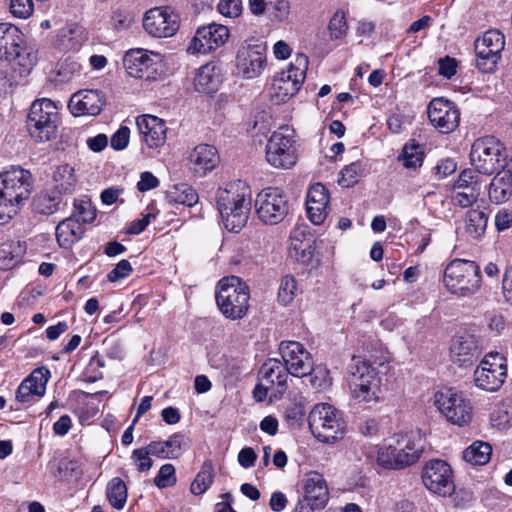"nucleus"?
<instances>
[{"label": "nucleus", "instance_id": "obj_64", "mask_svg": "<svg viewBox=\"0 0 512 512\" xmlns=\"http://www.w3.org/2000/svg\"><path fill=\"white\" fill-rule=\"evenodd\" d=\"M502 289L506 302L512 305V266L504 274Z\"/></svg>", "mask_w": 512, "mask_h": 512}, {"label": "nucleus", "instance_id": "obj_19", "mask_svg": "<svg viewBox=\"0 0 512 512\" xmlns=\"http://www.w3.org/2000/svg\"><path fill=\"white\" fill-rule=\"evenodd\" d=\"M507 376V367L499 353L487 354L474 371L475 385L486 391H497Z\"/></svg>", "mask_w": 512, "mask_h": 512}, {"label": "nucleus", "instance_id": "obj_7", "mask_svg": "<svg viewBox=\"0 0 512 512\" xmlns=\"http://www.w3.org/2000/svg\"><path fill=\"white\" fill-rule=\"evenodd\" d=\"M0 60L13 62L20 75L28 74L36 56L26 50L22 32L11 23H0Z\"/></svg>", "mask_w": 512, "mask_h": 512}, {"label": "nucleus", "instance_id": "obj_58", "mask_svg": "<svg viewBox=\"0 0 512 512\" xmlns=\"http://www.w3.org/2000/svg\"><path fill=\"white\" fill-rule=\"evenodd\" d=\"M130 138V130L121 126L111 137L110 144L115 150H122L127 147Z\"/></svg>", "mask_w": 512, "mask_h": 512}, {"label": "nucleus", "instance_id": "obj_27", "mask_svg": "<svg viewBox=\"0 0 512 512\" xmlns=\"http://www.w3.org/2000/svg\"><path fill=\"white\" fill-rule=\"evenodd\" d=\"M329 192L321 183L310 186L306 197V210L309 220L320 225L324 222L329 210Z\"/></svg>", "mask_w": 512, "mask_h": 512}, {"label": "nucleus", "instance_id": "obj_6", "mask_svg": "<svg viewBox=\"0 0 512 512\" xmlns=\"http://www.w3.org/2000/svg\"><path fill=\"white\" fill-rule=\"evenodd\" d=\"M443 282L450 293L469 297L480 288V268L474 261L454 259L445 268Z\"/></svg>", "mask_w": 512, "mask_h": 512}, {"label": "nucleus", "instance_id": "obj_35", "mask_svg": "<svg viewBox=\"0 0 512 512\" xmlns=\"http://www.w3.org/2000/svg\"><path fill=\"white\" fill-rule=\"evenodd\" d=\"M512 195V176L510 172L503 170L498 172L489 185L488 196L495 204L505 203Z\"/></svg>", "mask_w": 512, "mask_h": 512}, {"label": "nucleus", "instance_id": "obj_39", "mask_svg": "<svg viewBox=\"0 0 512 512\" xmlns=\"http://www.w3.org/2000/svg\"><path fill=\"white\" fill-rule=\"evenodd\" d=\"M214 480V468L212 462L204 461L200 471L197 473L195 479L191 483L190 490L194 495H202L205 493Z\"/></svg>", "mask_w": 512, "mask_h": 512}, {"label": "nucleus", "instance_id": "obj_30", "mask_svg": "<svg viewBox=\"0 0 512 512\" xmlns=\"http://www.w3.org/2000/svg\"><path fill=\"white\" fill-rule=\"evenodd\" d=\"M103 104L97 90H83L72 95L68 107L74 116H96L101 112Z\"/></svg>", "mask_w": 512, "mask_h": 512}, {"label": "nucleus", "instance_id": "obj_37", "mask_svg": "<svg viewBox=\"0 0 512 512\" xmlns=\"http://www.w3.org/2000/svg\"><path fill=\"white\" fill-rule=\"evenodd\" d=\"M491 454V445L488 442L477 440L463 451L462 457L471 465L482 466L489 462Z\"/></svg>", "mask_w": 512, "mask_h": 512}, {"label": "nucleus", "instance_id": "obj_24", "mask_svg": "<svg viewBox=\"0 0 512 512\" xmlns=\"http://www.w3.org/2000/svg\"><path fill=\"white\" fill-rule=\"evenodd\" d=\"M229 30L216 23L201 26L188 46V52L206 54L224 45L228 40Z\"/></svg>", "mask_w": 512, "mask_h": 512}, {"label": "nucleus", "instance_id": "obj_9", "mask_svg": "<svg viewBox=\"0 0 512 512\" xmlns=\"http://www.w3.org/2000/svg\"><path fill=\"white\" fill-rule=\"evenodd\" d=\"M58 123V108L52 100L42 98L31 104L26 126L30 136L35 141L46 142L54 138Z\"/></svg>", "mask_w": 512, "mask_h": 512}, {"label": "nucleus", "instance_id": "obj_47", "mask_svg": "<svg viewBox=\"0 0 512 512\" xmlns=\"http://www.w3.org/2000/svg\"><path fill=\"white\" fill-rule=\"evenodd\" d=\"M96 217V209L89 201H75L74 212L71 218L74 219L79 225L81 223H90Z\"/></svg>", "mask_w": 512, "mask_h": 512}, {"label": "nucleus", "instance_id": "obj_26", "mask_svg": "<svg viewBox=\"0 0 512 512\" xmlns=\"http://www.w3.org/2000/svg\"><path fill=\"white\" fill-rule=\"evenodd\" d=\"M187 160L190 172L194 176L203 177L215 169L219 162V156L215 147L200 144L190 151Z\"/></svg>", "mask_w": 512, "mask_h": 512}, {"label": "nucleus", "instance_id": "obj_59", "mask_svg": "<svg viewBox=\"0 0 512 512\" xmlns=\"http://www.w3.org/2000/svg\"><path fill=\"white\" fill-rule=\"evenodd\" d=\"M160 182L151 172L145 171L140 174V180L137 183V189L140 192H147L159 186Z\"/></svg>", "mask_w": 512, "mask_h": 512}, {"label": "nucleus", "instance_id": "obj_41", "mask_svg": "<svg viewBox=\"0 0 512 512\" xmlns=\"http://www.w3.org/2000/svg\"><path fill=\"white\" fill-rule=\"evenodd\" d=\"M169 197L175 203L183 204L188 207L195 205L199 199L196 190L185 183L175 185L169 191Z\"/></svg>", "mask_w": 512, "mask_h": 512}, {"label": "nucleus", "instance_id": "obj_29", "mask_svg": "<svg viewBox=\"0 0 512 512\" xmlns=\"http://www.w3.org/2000/svg\"><path fill=\"white\" fill-rule=\"evenodd\" d=\"M50 372L46 368H37L25 378L16 391V399L21 403L32 400L34 396L41 397L46 391Z\"/></svg>", "mask_w": 512, "mask_h": 512}, {"label": "nucleus", "instance_id": "obj_28", "mask_svg": "<svg viewBox=\"0 0 512 512\" xmlns=\"http://www.w3.org/2000/svg\"><path fill=\"white\" fill-rule=\"evenodd\" d=\"M137 129L149 148H158L166 141L167 127L164 120L153 115H142L136 119Z\"/></svg>", "mask_w": 512, "mask_h": 512}, {"label": "nucleus", "instance_id": "obj_14", "mask_svg": "<svg viewBox=\"0 0 512 512\" xmlns=\"http://www.w3.org/2000/svg\"><path fill=\"white\" fill-rule=\"evenodd\" d=\"M258 218L265 224L276 225L289 213L290 203L287 195L277 187H268L260 191L255 199Z\"/></svg>", "mask_w": 512, "mask_h": 512}, {"label": "nucleus", "instance_id": "obj_43", "mask_svg": "<svg viewBox=\"0 0 512 512\" xmlns=\"http://www.w3.org/2000/svg\"><path fill=\"white\" fill-rule=\"evenodd\" d=\"M400 159L408 169H416L422 165L423 153L419 145L415 143L406 144L403 147Z\"/></svg>", "mask_w": 512, "mask_h": 512}, {"label": "nucleus", "instance_id": "obj_13", "mask_svg": "<svg viewBox=\"0 0 512 512\" xmlns=\"http://www.w3.org/2000/svg\"><path fill=\"white\" fill-rule=\"evenodd\" d=\"M302 494L299 497L294 512H316L328 504L330 493L327 481L317 471H309L301 481Z\"/></svg>", "mask_w": 512, "mask_h": 512}, {"label": "nucleus", "instance_id": "obj_31", "mask_svg": "<svg viewBox=\"0 0 512 512\" xmlns=\"http://www.w3.org/2000/svg\"><path fill=\"white\" fill-rule=\"evenodd\" d=\"M290 372L281 360L270 358L262 365L260 375L263 382L275 388L274 395H283L287 389Z\"/></svg>", "mask_w": 512, "mask_h": 512}, {"label": "nucleus", "instance_id": "obj_61", "mask_svg": "<svg viewBox=\"0 0 512 512\" xmlns=\"http://www.w3.org/2000/svg\"><path fill=\"white\" fill-rule=\"evenodd\" d=\"M256 459L257 454L251 447H245L238 453V462L243 468L254 466Z\"/></svg>", "mask_w": 512, "mask_h": 512}, {"label": "nucleus", "instance_id": "obj_3", "mask_svg": "<svg viewBox=\"0 0 512 512\" xmlns=\"http://www.w3.org/2000/svg\"><path fill=\"white\" fill-rule=\"evenodd\" d=\"M279 352L284 365L295 377L311 375V385L316 389H325L330 385L329 373L326 369H314V361L309 351L297 341H282Z\"/></svg>", "mask_w": 512, "mask_h": 512}, {"label": "nucleus", "instance_id": "obj_62", "mask_svg": "<svg viewBox=\"0 0 512 512\" xmlns=\"http://www.w3.org/2000/svg\"><path fill=\"white\" fill-rule=\"evenodd\" d=\"M274 10V19L277 21L285 20L290 13V4L287 0H275L271 3Z\"/></svg>", "mask_w": 512, "mask_h": 512}, {"label": "nucleus", "instance_id": "obj_15", "mask_svg": "<svg viewBox=\"0 0 512 512\" xmlns=\"http://www.w3.org/2000/svg\"><path fill=\"white\" fill-rule=\"evenodd\" d=\"M503 144L494 136H486L474 141L470 160L475 169L484 175L493 174L505 160Z\"/></svg>", "mask_w": 512, "mask_h": 512}, {"label": "nucleus", "instance_id": "obj_57", "mask_svg": "<svg viewBox=\"0 0 512 512\" xmlns=\"http://www.w3.org/2000/svg\"><path fill=\"white\" fill-rule=\"evenodd\" d=\"M132 271L133 269L130 262L123 259L108 273L107 279L110 282H117L128 277Z\"/></svg>", "mask_w": 512, "mask_h": 512}, {"label": "nucleus", "instance_id": "obj_53", "mask_svg": "<svg viewBox=\"0 0 512 512\" xmlns=\"http://www.w3.org/2000/svg\"><path fill=\"white\" fill-rule=\"evenodd\" d=\"M479 187H481V183L479 182L478 176L471 169L463 170L453 185V189H464V190L470 189V188H479Z\"/></svg>", "mask_w": 512, "mask_h": 512}, {"label": "nucleus", "instance_id": "obj_21", "mask_svg": "<svg viewBox=\"0 0 512 512\" xmlns=\"http://www.w3.org/2000/svg\"><path fill=\"white\" fill-rule=\"evenodd\" d=\"M422 481L431 492L441 496H450L455 490L453 471L444 460L428 461L422 470Z\"/></svg>", "mask_w": 512, "mask_h": 512}, {"label": "nucleus", "instance_id": "obj_25", "mask_svg": "<svg viewBox=\"0 0 512 512\" xmlns=\"http://www.w3.org/2000/svg\"><path fill=\"white\" fill-rule=\"evenodd\" d=\"M480 337L474 333L464 332L455 336L450 345V357L458 366L471 364L481 354Z\"/></svg>", "mask_w": 512, "mask_h": 512}, {"label": "nucleus", "instance_id": "obj_8", "mask_svg": "<svg viewBox=\"0 0 512 512\" xmlns=\"http://www.w3.org/2000/svg\"><path fill=\"white\" fill-rule=\"evenodd\" d=\"M309 427L316 439L327 444L341 440L346 424L341 413L327 403H319L309 413Z\"/></svg>", "mask_w": 512, "mask_h": 512}, {"label": "nucleus", "instance_id": "obj_23", "mask_svg": "<svg viewBox=\"0 0 512 512\" xmlns=\"http://www.w3.org/2000/svg\"><path fill=\"white\" fill-rule=\"evenodd\" d=\"M427 113L431 125L443 134L453 132L460 122V111L456 104L442 97L429 102Z\"/></svg>", "mask_w": 512, "mask_h": 512}, {"label": "nucleus", "instance_id": "obj_38", "mask_svg": "<svg viewBox=\"0 0 512 512\" xmlns=\"http://www.w3.org/2000/svg\"><path fill=\"white\" fill-rule=\"evenodd\" d=\"M81 226L69 217L61 221L56 227L57 242L61 247H69L80 238Z\"/></svg>", "mask_w": 512, "mask_h": 512}, {"label": "nucleus", "instance_id": "obj_55", "mask_svg": "<svg viewBox=\"0 0 512 512\" xmlns=\"http://www.w3.org/2000/svg\"><path fill=\"white\" fill-rule=\"evenodd\" d=\"M218 11L226 17L235 18L241 14V0H220L218 3Z\"/></svg>", "mask_w": 512, "mask_h": 512}, {"label": "nucleus", "instance_id": "obj_50", "mask_svg": "<svg viewBox=\"0 0 512 512\" xmlns=\"http://www.w3.org/2000/svg\"><path fill=\"white\" fill-rule=\"evenodd\" d=\"M176 472L174 465L166 463L160 467L158 474L154 478V484L158 488H166L176 483Z\"/></svg>", "mask_w": 512, "mask_h": 512}, {"label": "nucleus", "instance_id": "obj_33", "mask_svg": "<svg viewBox=\"0 0 512 512\" xmlns=\"http://www.w3.org/2000/svg\"><path fill=\"white\" fill-rule=\"evenodd\" d=\"M185 436L175 433L165 441H151L148 445L152 455L159 459H177L183 454Z\"/></svg>", "mask_w": 512, "mask_h": 512}, {"label": "nucleus", "instance_id": "obj_46", "mask_svg": "<svg viewBox=\"0 0 512 512\" xmlns=\"http://www.w3.org/2000/svg\"><path fill=\"white\" fill-rule=\"evenodd\" d=\"M288 253L297 262L307 263L313 256L312 241L292 242L289 244Z\"/></svg>", "mask_w": 512, "mask_h": 512}, {"label": "nucleus", "instance_id": "obj_49", "mask_svg": "<svg viewBox=\"0 0 512 512\" xmlns=\"http://www.w3.org/2000/svg\"><path fill=\"white\" fill-rule=\"evenodd\" d=\"M152 453L149 445L138 448L132 451L131 459L134 460L136 468L139 472H147L153 466V460L151 459Z\"/></svg>", "mask_w": 512, "mask_h": 512}, {"label": "nucleus", "instance_id": "obj_51", "mask_svg": "<svg viewBox=\"0 0 512 512\" xmlns=\"http://www.w3.org/2000/svg\"><path fill=\"white\" fill-rule=\"evenodd\" d=\"M328 29L330 32V36L332 39H340L342 38L347 30L348 25L346 22V17L344 12L336 11L333 17L330 19Z\"/></svg>", "mask_w": 512, "mask_h": 512}, {"label": "nucleus", "instance_id": "obj_34", "mask_svg": "<svg viewBox=\"0 0 512 512\" xmlns=\"http://www.w3.org/2000/svg\"><path fill=\"white\" fill-rule=\"evenodd\" d=\"M488 214L484 207L477 205L474 208H470L463 218V230L464 233L470 239H480L487 228Z\"/></svg>", "mask_w": 512, "mask_h": 512}, {"label": "nucleus", "instance_id": "obj_32", "mask_svg": "<svg viewBox=\"0 0 512 512\" xmlns=\"http://www.w3.org/2000/svg\"><path fill=\"white\" fill-rule=\"evenodd\" d=\"M222 82L219 67L215 63L201 66L194 78V87L198 92L205 94L215 93Z\"/></svg>", "mask_w": 512, "mask_h": 512}, {"label": "nucleus", "instance_id": "obj_5", "mask_svg": "<svg viewBox=\"0 0 512 512\" xmlns=\"http://www.w3.org/2000/svg\"><path fill=\"white\" fill-rule=\"evenodd\" d=\"M216 303L221 313L230 320L242 319L248 311L249 288L241 278H222L216 286Z\"/></svg>", "mask_w": 512, "mask_h": 512}, {"label": "nucleus", "instance_id": "obj_4", "mask_svg": "<svg viewBox=\"0 0 512 512\" xmlns=\"http://www.w3.org/2000/svg\"><path fill=\"white\" fill-rule=\"evenodd\" d=\"M347 372L351 397L358 403H377L381 379L376 368L361 356H353Z\"/></svg>", "mask_w": 512, "mask_h": 512}, {"label": "nucleus", "instance_id": "obj_42", "mask_svg": "<svg viewBox=\"0 0 512 512\" xmlns=\"http://www.w3.org/2000/svg\"><path fill=\"white\" fill-rule=\"evenodd\" d=\"M481 193V187L470 189H453L451 193V202L454 206L461 208H474L478 202Z\"/></svg>", "mask_w": 512, "mask_h": 512}, {"label": "nucleus", "instance_id": "obj_52", "mask_svg": "<svg viewBox=\"0 0 512 512\" xmlns=\"http://www.w3.org/2000/svg\"><path fill=\"white\" fill-rule=\"evenodd\" d=\"M361 174V164L353 162L346 165L340 172L339 184L343 187H350L358 181Z\"/></svg>", "mask_w": 512, "mask_h": 512}, {"label": "nucleus", "instance_id": "obj_54", "mask_svg": "<svg viewBox=\"0 0 512 512\" xmlns=\"http://www.w3.org/2000/svg\"><path fill=\"white\" fill-rule=\"evenodd\" d=\"M20 206L0 195V225L9 223L19 212Z\"/></svg>", "mask_w": 512, "mask_h": 512}, {"label": "nucleus", "instance_id": "obj_20", "mask_svg": "<svg viewBox=\"0 0 512 512\" xmlns=\"http://www.w3.org/2000/svg\"><path fill=\"white\" fill-rule=\"evenodd\" d=\"M179 26L180 17L169 6L151 8L143 16L144 30L155 38L172 37L178 31Z\"/></svg>", "mask_w": 512, "mask_h": 512}, {"label": "nucleus", "instance_id": "obj_10", "mask_svg": "<svg viewBox=\"0 0 512 512\" xmlns=\"http://www.w3.org/2000/svg\"><path fill=\"white\" fill-rule=\"evenodd\" d=\"M308 65V57L298 53L288 67L274 77L271 98L276 104L285 103L297 94L306 78Z\"/></svg>", "mask_w": 512, "mask_h": 512}, {"label": "nucleus", "instance_id": "obj_56", "mask_svg": "<svg viewBox=\"0 0 512 512\" xmlns=\"http://www.w3.org/2000/svg\"><path fill=\"white\" fill-rule=\"evenodd\" d=\"M133 15L124 10H116L113 12L111 17V23L116 30H126L133 23Z\"/></svg>", "mask_w": 512, "mask_h": 512}, {"label": "nucleus", "instance_id": "obj_12", "mask_svg": "<svg viewBox=\"0 0 512 512\" xmlns=\"http://www.w3.org/2000/svg\"><path fill=\"white\" fill-rule=\"evenodd\" d=\"M295 132L288 126L274 131L266 145V159L275 168L289 169L297 162Z\"/></svg>", "mask_w": 512, "mask_h": 512}, {"label": "nucleus", "instance_id": "obj_17", "mask_svg": "<svg viewBox=\"0 0 512 512\" xmlns=\"http://www.w3.org/2000/svg\"><path fill=\"white\" fill-rule=\"evenodd\" d=\"M504 47L505 37L502 32L496 29L486 31L475 41L477 67L485 73L494 72Z\"/></svg>", "mask_w": 512, "mask_h": 512}, {"label": "nucleus", "instance_id": "obj_16", "mask_svg": "<svg viewBox=\"0 0 512 512\" xmlns=\"http://www.w3.org/2000/svg\"><path fill=\"white\" fill-rule=\"evenodd\" d=\"M32 187V174L19 166L0 173V195L19 206L29 199Z\"/></svg>", "mask_w": 512, "mask_h": 512}, {"label": "nucleus", "instance_id": "obj_1", "mask_svg": "<svg viewBox=\"0 0 512 512\" xmlns=\"http://www.w3.org/2000/svg\"><path fill=\"white\" fill-rule=\"evenodd\" d=\"M216 202L224 227L230 232H239L250 214L249 187L242 181L229 183L217 190Z\"/></svg>", "mask_w": 512, "mask_h": 512}, {"label": "nucleus", "instance_id": "obj_44", "mask_svg": "<svg viewBox=\"0 0 512 512\" xmlns=\"http://www.w3.org/2000/svg\"><path fill=\"white\" fill-rule=\"evenodd\" d=\"M297 294V282L294 277L286 275L281 279L278 289V301L286 306L290 304Z\"/></svg>", "mask_w": 512, "mask_h": 512}, {"label": "nucleus", "instance_id": "obj_40", "mask_svg": "<svg viewBox=\"0 0 512 512\" xmlns=\"http://www.w3.org/2000/svg\"><path fill=\"white\" fill-rule=\"evenodd\" d=\"M106 495L110 505L117 510H121L127 500V487L120 478H113L107 485Z\"/></svg>", "mask_w": 512, "mask_h": 512}, {"label": "nucleus", "instance_id": "obj_45", "mask_svg": "<svg viewBox=\"0 0 512 512\" xmlns=\"http://www.w3.org/2000/svg\"><path fill=\"white\" fill-rule=\"evenodd\" d=\"M60 198L58 196H51L47 192H43L35 197L33 205L35 210L40 214H53L58 209Z\"/></svg>", "mask_w": 512, "mask_h": 512}, {"label": "nucleus", "instance_id": "obj_48", "mask_svg": "<svg viewBox=\"0 0 512 512\" xmlns=\"http://www.w3.org/2000/svg\"><path fill=\"white\" fill-rule=\"evenodd\" d=\"M9 12L18 19H28L34 12L33 0H7Z\"/></svg>", "mask_w": 512, "mask_h": 512}, {"label": "nucleus", "instance_id": "obj_18", "mask_svg": "<svg viewBox=\"0 0 512 512\" xmlns=\"http://www.w3.org/2000/svg\"><path fill=\"white\" fill-rule=\"evenodd\" d=\"M123 63L130 76L145 81L156 80L163 72L160 54L141 49L128 51Z\"/></svg>", "mask_w": 512, "mask_h": 512}, {"label": "nucleus", "instance_id": "obj_36", "mask_svg": "<svg viewBox=\"0 0 512 512\" xmlns=\"http://www.w3.org/2000/svg\"><path fill=\"white\" fill-rule=\"evenodd\" d=\"M52 181L54 190L58 194L73 193L77 183L74 168L68 164L57 166L53 172Z\"/></svg>", "mask_w": 512, "mask_h": 512}, {"label": "nucleus", "instance_id": "obj_22", "mask_svg": "<svg viewBox=\"0 0 512 512\" xmlns=\"http://www.w3.org/2000/svg\"><path fill=\"white\" fill-rule=\"evenodd\" d=\"M266 67V48L262 44H242L236 54L238 75L245 79H254L261 75Z\"/></svg>", "mask_w": 512, "mask_h": 512}, {"label": "nucleus", "instance_id": "obj_63", "mask_svg": "<svg viewBox=\"0 0 512 512\" xmlns=\"http://www.w3.org/2000/svg\"><path fill=\"white\" fill-rule=\"evenodd\" d=\"M512 225V212L507 210L499 211L495 216V226L497 230L504 231Z\"/></svg>", "mask_w": 512, "mask_h": 512}, {"label": "nucleus", "instance_id": "obj_2", "mask_svg": "<svg viewBox=\"0 0 512 512\" xmlns=\"http://www.w3.org/2000/svg\"><path fill=\"white\" fill-rule=\"evenodd\" d=\"M424 450V438L419 431L395 434L379 448L377 463L386 469H402L416 463Z\"/></svg>", "mask_w": 512, "mask_h": 512}, {"label": "nucleus", "instance_id": "obj_11", "mask_svg": "<svg viewBox=\"0 0 512 512\" xmlns=\"http://www.w3.org/2000/svg\"><path fill=\"white\" fill-rule=\"evenodd\" d=\"M435 405L445 419L459 427L470 424L474 409L471 400L461 391L446 388L436 392Z\"/></svg>", "mask_w": 512, "mask_h": 512}, {"label": "nucleus", "instance_id": "obj_60", "mask_svg": "<svg viewBox=\"0 0 512 512\" xmlns=\"http://www.w3.org/2000/svg\"><path fill=\"white\" fill-rule=\"evenodd\" d=\"M438 73L447 79H450L456 73L457 62L454 58L446 56L438 61Z\"/></svg>", "mask_w": 512, "mask_h": 512}]
</instances>
